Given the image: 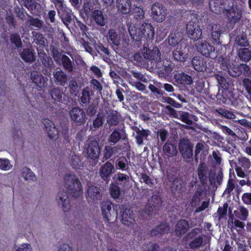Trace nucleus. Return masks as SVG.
Here are the masks:
<instances>
[{
	"label": "nucleus",
	"instance_id": "1",
	"mask_svg": "<svg viewBox=\"0 0 251 251\" xmlns=\"http://www.w3.org/2000/svg\"><path fill=\"white\" fill-rule=\"evenodd\" d=\"M64 181L67 189L60 191L56 197L59 204H61L64 212H67L71 208L70 201L68 194L72 197L78 198L82 192V186L78 177L75 174H67L64 177Z\"/></svg>",
	"mask_w": 251,
	"mask_h": 251
},
{
	"label": "nucleus",
	"instance_id": "2",
	"mask_svg": "<svg viewBox=\"0 0 251 251\" xmlns=\"http://www.w3.org/2000/svg\"><path fill=\"white\" fill-rule=\"evenodd\" d=\"M216 62L224 71H227L228 74L233 77H237L242 74L247 75L249 71V66L245 64H239L235 61H231L223 56L216 57Z\"/></svg>",
	"mask_w": 251,
	"mask_h": 251
},
{
	"label": "nucleus",
	"instance_id": "3",
	"mask_svg": "<svg viewBox=\"0 0 251 251\" xmlns=\"http://www.w3.org/2000/svg\"><path fill=\"white\" fill-rule=\"evenodd\" d=\"M128 31L131 39L136 42H139L140 44L141 41L147 42L152 41L154 36V30L152 25L151 24L144 22L139 28H135L130 29L128 28Z\"/></svg>",
	"mask_w": 251,
	"mask_h": 251
},
{
	"label": "nucleus",
	"instance_id": "4",
	"mask_svg": "<svg viewBox=\"0 0 251 251\" xmlns=\"http://www.w3.org/2000/svg\"><path fill=\"white\" fill-rule=\"evenodd\" d=\"M226 6L225 12L230 24L235 25L240 21L242 17V11L234 0H230Z\"/></svg>",
	"mask_w": 251,
	"mask_h": 251
},
{
	"label": "nucleus",
	"instance_id": "5",
	"mask_svg": "<svg viewBox=\"0 0 251 251\" xmlns=\"http://www.w3.org/2000/svg\"><path fill=\"white\" fill-rule=\"evenodd\" d=\"M86 152L90 162L95 165L97 164L100 153L99 143L95 140L89 141L86 147Z\"/></svg>",
	"mask_w": 251,
	"mask_h": 251
},
{
	"label": "nucleus",
	"instance_id": "6",
	"mask_svg": "<svg viewBox=\"0 0 251 251\" xmlns=\"http://www.w3.org/2000/svg\"><path fill=\"white\" fill-rule=\"evenodd\" d=\"M221 90L216 96L217 102L220 104L235 105L236 99L232 89Z\"/></svg>",
	"mask_w": 251,
	"mask_h": 251
},
{
	"label": "nucleus",
	"instance_id": "7",
	"mask_svg": "<svg viewBox=\"0 0 251 251\" xmlns=\"http://www.w3.org/2000/svg\"><path fill=\"white\" fill-rule=\"evenodd\" d=\"M186 33L188 36L194 41L200 39L202 35V31L198 24V22L189 21L186 25Z\"/></svg>",
	"mask_w": 251,
	"mask_h": 251
},
{
	"label": "nucleus",
	"instance_id": "8",
	"mask_svg": "<svg viewBox=\"0 0 251 251\" xmlns=\"http://www.w3.org/2000/svg\"><path fill=\"white\" fill-rule=\"evenodd\" d=\"M193 146L189 139L186 138L180 140L178 149L182 157L186 159H190L193 156Z\"/></svg>",
	"mask_w": 251,
	"mask_h": 251
},
{
	"label": "nucleus",
	"instance_id": "9",
	"mask_svg": "<svg viewBox=\"0 0 251 251\" xmlns=\"http://www.w3.org/2000/svg\"><path fill=\"white\" fill-rule=\"evenodd\" d=\"M122 217V222L123 224L133 229L136 227L137 224L136 223L135 214L133 211L130 208H126L124 210Z\"/></svg>",
	"mask_w": 251,
	"mask_h": 251
},
{
	"label": "nucleus",
	"instance_id": "10",
	"mask_svg": "<svg viewBox=\"0 0 251 251\" xmlns=\"http://www.w3.org/2000/svg\"><path fill=\"white\" fill-rule=\"evenodd\" d=\"M151 16L157 22H162L165 19L166 9L161 3H154L151 6Z\"/></svg>",
	"mask_w": 251,
	"mask_h": 251
},
{
	"label": "nucleus",
	"instance_id": "11",
	"mask_svg": "<svg viewBox=\"0 0 251 251\" xmlns=\"http://www.w3.org/2000/svg\"><path fill=\"white\" fill-rule=\"evenodd\" d=\"M71 120L77 125H81L85 122V113L80 107H74L69 112Z\"/></svg>",
	"mask_w": 251,
	"mask_h": 251
},
{
	"label": "nucleus",
	"instance_id": "12",
	"mask_svg": "<svg viewBox=\"0 0 251 251\" xmlns=\"http://www.w3.org/2000/svg\"><path fill=\"white\" fill-rule=\"evenodd\" d=\"M170 230L169 224L165 221H162L150 230V235L152 237H160L165 234H168Z\"/></svg>",
	"mask_w": 251,
	"mask_h": 251
},
{
	"label": "nucleus",
	"instance_id": "13",
	"mask_svg": "<svg viewBox=\"0 0 251 251\" xmlns=\"http://www.w3.org/2000/svg\"><path fill=\"white\" fill-rule=\"evenodd\" d=\"M210 10L217 14H223L230 0H208Z\"/></svg>",
	"mask_w": 251,
	"mask_h": 251
},
{
	"label": "nucleus",
	"instance_id": "14",
	"mask_svg": "<svg viewBox=\"0 0 251 251\" xmlns=\"http://www.w3.org/2000/svg\"><path fill=\"white\" fill-rule=\"evenodd\" d=\"M101 197L102 194L99 187L91 185L88 188L86 198L89 203H97L98 201L101 200Z\"/></svg>",
	"mask_w": 251,
	"mask_h": 251
},
{
	"label": "nucleus",
	"instance_id": "15",
	"mask_svg": "<svg viewBox=\"0 0 251 251\" xmlns=\"http://www.w3.org/2000/svg\"><path fill=\"white\" fill-rule=\"evenodd\" d=\"M58 16L61 19L63 24L66 25H69L72 21V10L67 7L65 5L63 4L57 8H56Z\"/></svg>",
	"mask_w": 251,
	"mask_h": 251
},
{
	"label": "nucleus",
	"instance_id": "16",
	"mask_svg": "<svg viewBox=\"0 0 251 251\" xmlns=\"http://www.w3.org/2000/svg\"><path fill=\"white\" fill-rule=\"evenodd\" d=\"M102 215L105 221L110 223L112 220V213H115L113 204L110 201H103L100 205Z\"/></svg>",
	"mask_w": 251,
	"mask_h": 251
},
{
	"label": "nucleus",
	"instance_id": "17",
	"mask_svg": "<svg viewBox=\"0 0 251 251\" xmlns=\"http://www.w3.org/2000/svg\"><path fill=\"white\" fill-rule=\"evenodd\" d=\"M198 51L203 55L206 57H209L211 58H214L216 62V57H213L212 54H215V48L207 42H201V43L197 47Z\"/></svg>",
	"mask_w": 251,
	"mask_h": 251
},
{
	"label": "nucleus",
	"instance_id": "18",
	"mask_svg": "<svg viewBox=\"0 0 251 251\" xmlns=\"http://www.w3.org/2000/svg\"><path fill=\"white\" fill-rule=\"evenodd\" d=\"M50 93L51 99L56 102L66 104L69 101L68 97L63 93L62 88H53L50 90Z\"/></svg>",
	"mask_w": 251,
	"mask_h": 251
},
{
	"label": "nucleus",
	"instance_id": "19",
	"mask_svg": "<svg viewBox=\"0 0 251 251\" xmlns=\"http://www.w3.org/2000/svg\"><path fill=\"white\" fill-rule=\"evenodd\" d=\"M162 201L159 197L157 196H152L148 200L146 206V209L147 210V213L150 215L151 212L159 210L162 206Z\"/></svg>",
	"mask_w": 251,
	"mask_h": 251
},
{
	"label": "nucleus",
	"instance_id": "20",
	"mask_svg": "<svg viewBox=\"0 0 251 251\" xmlns=\"http://www.w3.org/2000/svg\"><path fill=\"white\" fill-rule=\"evenodd\" d=\"M190 225L188 222L185 219H181L178 221L176 225L175 233L177 237H181L186 235L190 229Z\"/></svg>",
	"mask_w": 251,
	"mask_h": 251
},
{
	"label": "nucleus",
	"instance_id": "21",
	"mask_svg": "<svg viewBox=\"0 0 251 251\" xmlns=\"http://www.w3.org/2000/svg\"><path fill=\"white\" fill-rule=\"evenodd\" d=\"M114 171V165L110 161H107L100 167L99 174L103 180L107 181L109 180L110 176Z\"/></svg>",
	"mask_w": 251,
	"mask_h": 251
},
{
	"label": "nucleus",
	"instance_id": "22",
	"mask_svg": "<svg viewBox=\"0 0 251 251\" xmlns=\"http://www.w3.org/2000/svg\"><path fill=\"white\" fill-rule=\"evenodd\" d=\"M21 2L34 16H39L40 5L33 0H20Z\"/></svg>",
	"mask_w": 251,
	"mask_h": 251
},
{
	"label": "nucleus",
	"instance_id": "23",
	"mask_svg": "<svg viewBox=\"0 0 251 251\" xmlns=\"http://www.w3.org/2000/svg\"><path fill=\"white\" fill-rule=\"evenodd\" d=\"M142 53L145 58L151 61L157 62L160 60V52L157 47H154L152 50L144 47Z\"/></svg>",
	"mask_w": 251,
	"mask_h": 251
},
{
	"label": "nucleus",
	"instance_id": "24",
	"mask_svg": "<svg viewBox=\"0 0 251 251\" xmlns=\"http://www.w3.org/2000/svg\"><path fill=\"white\" fill-rule=\"evenodd\" d=\"M45 130L50 139H53L57 137L58 130L56 128L53 123L48 119H45L43 122Z\"/></svg>",
	"mask_w": 251,
	"mask_h": 251
},
{
	"label": "nucleus",
	"instance_id": "25",
	"mask_svg": "<svg viewBox=\"0 0 251 251\" xmlns=\"http://www.w3.org/2000/svg\"><path fill=\"white\" fill-rule=\"evenodd\" d=\"M116 4L119 14L126 15L130 12L131 5L130 0H116Z\"/></svg>",
	"mask_w": 251,
	"mask_h": 251
},
{
	"label": "nucleus",
	"instance_id": "26",
	"mask_svg": "<svg viewBox=\"0 0 251 251\" xmlns=\"http://www.w3.org/2000/svg\"><path fill=\"white\" fill-rule=\"evenodd\" d=\"M175 81L179 84L190 85L193 83L191 76L183 73L177 72L174 75Z\"/></svg>",
	"mask_w": 251,
	"mask_h": 251
},
{
	"label": "nucleus",
	"instance_id": "27",
	"mask_svg": "<svg viewBox=\"0 0 251 251\" xmlns=\"http://www.w3.org/2000/svg\"><path fill=\"white\" fill-rule=\"evenodd\" d=\"M192 64L194 69L198 72H204L206 70V61L201 57H194L192 60Z\"/></svg>",
	"mask_w": 251,
	"mask_h": 251
},
{
	"label": "nucleus",
	"instance_id": "28",
	"mask_svg": "<svg viewBox=\"0 0 251 251\" xmlns=\"http://www.w3.org/2000/svg\"><path fill=\"white\" fill-rule=\"evenodd\" d=\"M207 167L205 163L201 162L198 168V175L201 183L203 185L207 183Z\"/></svg>",
	"mask_w": 251,
	"mask_h": 251
},
{
	"label": "nucleus",
	"instance_id": "29",
	"mask_svg": "<svg viewBox=\"0 0 251 251\" xmlns=\"http://www.w3.org/2000/svg\"><path fill=\"white\" fill-rule=\"evenodd\" d=\"M20 57L26 63H32L36 59L35 53L32 48L24 49L20 53Z\"/></svg>",
	"mask_w": 251,
	"mask_h": 251
},
{
	"label": "nucleus",
	"instance_id": "30",
	"mask_svg": "<svg viewBox=\"0 0 251 251\" xmlns=\"http://www.w3.org/2000/svg\"><path fill=\"white\" fill-rule=\"evenodd\" d=\"M237 55L240 61L249 62L251 59V47H247L239 49Z\"/></svg>",
	"mask_w": 251,
	"mask_h": 251
},
{
	"label": "nucleus",
	"instance_id": "31",
	"mask_svg": "<svg viewBox=\"0 0 251 251\" xmlns=\"http://www.w3.org/2000/svg\"><path fill=\"white\" fill-rule=\"evenodd\" d=\"M53 75L56 84L65 86L67 82L68 76L64 71L61 70H56L53 73Z\"/></svg>",
	"mask_w": 251,
	"mask_h": 251
},
{
	"label": "nucleus",
	"instance_id": "32",
	"mask_svg": "<svg viewBox=\"0 0 251 251\" xmlns=\"http://www.w3.org/2000/svg\"><path fill=\"white\" fill-rule=\"evenodd\" d=\"M91 19L98 25L103 26L105 25L106 19L101 10H95L93 11L91 14Z\"/></svg>",
	"mask_w": 251,
	"mask_h": 251
},
{
	"label": "nucleus",
	"instance_id": "33",
	"mask_svg": "<svg viewBox=\"0 0 251 251\" xmlns=\"http://www.w3.org/2000/svg\"><path fill=\"white\" fill-rule=\"evenodd\" d=\"M135 131L136 133V142L139 145L143 144L144 140L146 139L151 133V131L148 129H140L138 127H136Z\"/></svg>",
	"mask_w": 251,
	"mask_h": 251
},
{
	"label": "nucleus",
	"instance_id": "34",
	"mask_svg": "<svg viewBox=\"0 0 251 251\" xmlns=\"http://www.w3.org/2000/svg\"><path fill=\"white\" fill-rule=\"evenodd\" d=\"M115 167L117 170H120L122 171H128L129 167L127 158L124 156L119 157L115 162Z\"/></svg>",
	"mask_w": 251,
	"mask_h": 251
},
{
	"label": "nucleus",
	"instance_id": "35",
	"mask_svg": "<svg viewBox=\"0 0 251 251\" xmlns=\"http://www.w3.org/2000/svg\"><path fill=\"white\" fill-rule=\"evenodd\" d=\"M203 191L202 186H198L191 199V203L192 206H197L200 204Z\"/></svg>",
	"mask_w": 251,
	"mask_h": 251
},
{
	"label": "nucleus",
	"instance_id": "36",
	"mask_svg": "<svg viewBox=\"0 0 251 251\" xmlns=\"http://www.w3.org/2000/svg\"><path fill=\"white\" fill-rule=\"evenodd\" d=\"M121 119V114L117 111H114L108 115L107 122L110 127L113 126H117L119 124Z\"/></svg>",
	"mask_w": 251,
	"mask_h": 251
},
{
	"label": "nucleus",
	"instance_id": "37",
	"mask_svg": "<svg viewBox=\"0 0 251 251\" xmlns=\"http://www.w3.org/2000/svg\"><path fill=\"white\" fill-rule=\"evenodd\" d=\"M31 79L36 86L40 88L44 87L46 83L44 77L37 72H34L31 74Z\"/></svg>",
	"mask_w": 251,
	"mask_h": 251
},
{
	"label": "nucleus",
	"instance_id": "38",
	"mask_svg": "<svg viewBox=\"0 0 251 251\" xmlns=\"http://www.w3.org/2000/svg\"><path fill=\"white\" fill-rule=\"evenodd\" d=\"M61 60L63 68L69 73L73 71V62L70 58L65 54H62L59 59Z\"/></svg>",
	"mask_w": 251,
	"mask_h": 251
},
{
	"label": "nucleus",
	"instance_id": "39",
	"mask_svg": "<svg viewBox=\"0 0 251 251\" xmlns=\"http://www.w3.org/2000/svg\"><path fill=\"white\" fill-rule=\"evenodd\" d=\"M202 232V228L200 227H195L189 231H187L186 235L183 238V241L188 242L193 239L196 238Z\"/></svg>",
	"mask_w": 251,
	"mask_h": 251
},
{
	"label": "nucleus",
	"instance_id": "40",
	"mask_svg": "<svg viewBox=\"0 0 251 251\" xmlns=\"http://www.w3.org/2000/svg\"><path fill=\"white\" fill-rule=\"evenodd\" d=\"M203 237L199 235L196 238L190 240L188 244L189 248L191 250L199 249L203 245Z\"/></svg>",
	"mask_w": 251,
	"mask_h": 251
},
{
	"label": "nucleus",
	"instance_id": "41",
	"mask_svg": "<svg viewBox=\"0 0 251 251\" xmlns=\"http://www.w3.org/2000/svg\"><path fill=\"white\" fill-rule=\"evenodd\" d=\"M164 153L168 156H173L176 153V147L168 141L163 147Z\"/></svg>",
	"mask_w": 251,
	"mask_h": 251
},
{
	"label": "nucleus",
	"instance_id": "42",
	"mask_svg": "<svg viewBox=\"0 0 251 251\" xmlns=\"http://www.w3.org/2000/svg\"><path fill=\"white\" fill-rule=\"evenodd\" d=\"M121 130L119 128L115 129L109 136L108 142L115 145L122 139V135L120 132Z\"/></svg>",
	"mask_w": 251,
	"mask_h": 251
},
{
	"label": "nucleus",
	"instance_id": "43",
	"mask_svg": "<svg viewBox=\"0 0 251 251\" xmlns=\"http://www.w3.org/2000/svg\"><path fill=\"white\" fill-rule=\"evenodd\" d=\"M174 59L180 62H184L187 58V54L183 52L181 48H176L173 52Z\"/></svg>",
	"mask_w": 251,
	"mask_h": 251
},
{
	"label": "nucleus",
	"instance_id": "44",
	"mask_svg": "<svg viewBox=\"0 0 251 251\" xmlns=\"http://www.w3.org/2000/svg\"><path fill=\"white\" fill-rule=\"evenodd\" d=\"M90 87L92 93L96 92L98 95H101L103 87L100 82L96 79L93 78L90 81Z\"/></svg>",
	"mask_w": 251,
	"mask_h": 251
},
{
	"label": "nucleus",
	"instance_id": "45",
	"mask_svg": "<svg viewBox=\"0 0 251 251\" xmlns=\"http://www.w3.org/2000/svg\"><path fill=\"white\" fill-rule=\"evenodd\" d=\"M216 78L221 90L232 89L231 88H230V83L224 76L217 74L216 75Z\"/></svg>",
	"mask_w": 251,
	"mask_h": 251
},
{
	"label": "nucleus",
	"instance_id": "46",
	"mask_svg": "<svg viewBox=\"0 0 251 251\" xmlns=\"http://www.w3.org/2000/svg\"><path fill=\"white\" fill-rule=\"evenodd\" d=\"M108 34L109 40L112 43L116 46H119L120 42V37L118 35L115 30L110 29L108 32Z\"/></svg>",
	"mask_w": 251,
	"mask_h": 251
},
{
	"label": "nucleus",
	"instance_id": "47",
	"mask_svg": "<svg viewBox=\"0 0 251 251\" xmlns=\"http://www.w3.org/2000/svg\"><path fill=\"white\" fill-rule=\"evenodd\" d=\"M235 42L236 44L239 46L242 47H250L249 42L245 35H238L235 38Z\"/></svg>",
	"mask_w": 251,
	"mask_h": 251
},
{
	"label": "nucleus",
	"instance_id": "48",
	"mask_svg": "<svg viewBox=\"0 0 251 251\" xmlns=\"http://www.w3.org/2000/svg\"><path fill=\"white\" fill-rule=\"evenodd\" d=\"M22 176L26 180H35L36 176L33 172L27 167H24L22 170Z\"/></svg>",
	"mask_w": 251,
	"mask_h": 251
},
{
	"label": "nucleus",
	"instance_id": "49",
	"mask_svg": "<svg viewBox=\"0 0 251 251\" xmlns=\"http://www.w3.org/2000/svg\"><path fill=\"white\" fill-rule=\"evenodd\" d=\"M83 164L79 156L75 154L72 156L71 165L73 169L75 170L80 169L83 167Z\"/></svg>",
	"mask_w": 251,
	"mask_h": 251
},
{
	"label": "nucleus",
	"instance_id": "50",
	"mask_svg": "<svg viewBox=\"0 0 251 251\" xmlns=\"http://www.w3.org/2000/svg\"><path fill=\"white\" fill-rule=\"evenodd\" d=\"M215 112L228 119H234L236 116L231 111L222 108H219L215 110Z\"/></svg>",
	"mask_w": 251,
	"mask_h": 251
},
{
	"label": "nucleus",
	"instance_id": "51",
	"mask_svg": "<svg viewBox=\"0 0 251 251\" xmlns=\"http://www.w3.org/2000/svg\"><path fill=\"white\" fill-rule=\"evenodd\" d=\"M28 22L30 25L38 29H41L43 25V22L37 18H34L31 15H28Z\"/></svg>",
	"mask_w": 251,
	"mask_h": 251
},
{
	"label": "nucleus",
	"instance_id": "52",
	"mask_svg": "<svg viewBox=\"0 0 251 251\" xmlns=\"http://www.w3.org/2000/svg\"><path fill=\"white\" fill-rule=\"evenodd\" d=\"M60 132L64 138V142L69 143L70 142V138L69 136V127L68 125L66 124H61L60 125Z\"/></svg>",
	"mask_w": 251,
	"mask_h": 251
},
{
	"label": "nucleus",
	"instance_id": "53",
	"mask_svg": "<svg viewBox=\"0 0 251 251\" xmlns=\"http://www.w3.org/2000/svg\"><path fill=\"white\" fill-rule=\"evenodd\" d=\"M17 17L21 20L24 21L26 20V16L29 15L23 7H16L14 8Z\"/></svg>",
	"mask_w": 251,
	"mask_h": 251
},
{
	"label": "nucleus",
	"instance_id": "54",
	"mask_svg": "<svg viewBox=\"0 0 251 251\" xmlns=\"http://www.w3.org/2000/svg\"><path fill=\"white\" fill-rule=\"evenodd\" d=\"M110 193L113 199L119 198L121 194V190L119 186L117 184L112 183L110 187Z\"/></svg>",
	"mask_w": 251,
	"mask_h": 251
},
{
	"label": "nucleus",
	"instance_id": "55",
	"mask_svg": "<svg viewBox=\"0 0 251 251\" xmlns=\"http://www.w3.org/2000/svg\"><path fill=\"white\" fill-rule=\"evenodd\" d=\"M116 150V147L106 146L105 147L103 153V160H106L109 159L115 153Z\"/></svg>",
	"mask_w": 251,
	"mask_h": 251
},
{
	"label": "nucleus",
	"instance_id": "56",
	"mask_svg": "<svg viewBox=\"0 0 251 251\" xmlns=\"http://www.w3.org/2000/svg\"><path fill=\"white\" fill-rule=\"evenodd\" d=\"M11 43L14 44L17 48L22 46V42L20 35L18 33H12L10 37Z\"/></svg>",
	"mask_w": 251,
	"mask_h": 251
},
{
	"label": "nucleus",
	"instance_id": "57",
	"mask_svg": "<svg viewBox=\"0 0 251 251\" xmlns=\"http://www.w3.org/2000/svg\"><path fill=\"white\" fill-rule=\"evenodd\" d=\"M176 33H171L168 37L169 44L173 47L177 45L180 42V38Z\"/></svg>",
	"mask_w": 251,
	"mask_h": 251
},
{
	"label": "nucleus",
	"instance_id": "58",
	"mask_svg": "<svg viewBox=\"0 0 251 251\" xmlns=\"http://www.w3.org/2000/svg\"><path fill=\"white\" fill-rule=\"evenodd\" d=\"M69 91L72 96H76L78 92V86L75 80H71L68 85Z\"/></svg>",
	"mask_w": 251,
	"mask_h": 251
},
{
	"label": "nucleus",
	"instance_id": "59",
	"mask_svg": "<svg viewBox=\"0 0 251 251\" xmlns=\"http://www.w3.org/2000/svg\"><path fill=\"white\" fill-rule=\"evenodd\" d=\"M82 96L80 98V101L83 104L88 103L91 99L90 92L88 87L82 90L81 92Z\"/></svg>",
	"mask_w": 251,
	"mask_h": 251
},
{
	"label": "nucleus",
	"instance_id": "60",
	"mask_svg": "<svg viewBox=\"0 0 251 251\" xmlns=\"http://www.w3.org/2000/svg\"><path fill=\"white\" fill-rule=\"evenodd\" d=\"M46 38L41 33H36L34 35V41L40 47H44L45 45Z\"/></svg>",
	"mask_w": 251,
	"mask_h": 251
},
{
	"label": "nucleus",
	"instance_id": "61",
	"mask_svg": "<svg viewBox=\"0 0 251 251\" xmlns=\"http://www.w3.org/2000/svg\"><path fill=\"white\" fill-rule=\"evenodd\" d=\"M178 119L181 120L182 122L187 124L191 125L192 123V121L189 119L188 112L180 111V114L178 115Z\"/></svg>",
	"mask_w": 251,
	"mask_h": 251
},
{
	"label": "nucleus",
	"instance_id": "62",
	"mask_svg": "<svg viewBox=\"0 0 251 251\" xmlns=\"http://www.w3.org/2000/svg\"><path fill=\"white\" fill-rule=\"evenodd\" d=\"M141 179L143 180V182H144L146 184L149 186L150 187H153L154 186V182L153 179L150 177L146 173H141Z\"/></svg>",
	"mask_w": 251,
	"mask_h": 251
},
{
	"label": "nucleus",
	"instance_id": "63",
	"mask_svg": "<svg viewBox=\"0 0 251 251\" xmlns=\"http://www.w3.org/2000/svg\"><path fill=\"white\" fill-rule=\"evenodd\" d=\"M230 176L228 180L226 187L224 191L225 194L230 195L235 188L234 180L231 178Z\"/></svg>",
	"mask_w": 251,
	"mask_h": 251
},
{
	"label": "nucleus",
	"instance_id": "64",
	"mask_svg": "<svg viewBox=\"0 0 251 251\" xmlns=\"http://www.w3.org/2000/svg\"><path fill=\"white\" fill-rule=\"evenodd\" d=\"M239 211L238 215H237L238 218L242 221L246 220L249 215L248 209L244 206H241Z\"/></svg>",
	"mask_w": 251,
	"mask_h": 251
}]
</instances>
